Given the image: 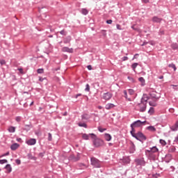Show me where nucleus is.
Masks as SVG:
<instances>
[{
    "label": "nucleus",
    "instance_id": "nucleus-1",
    "mask_svg": "<svg viewBox=\"0 0 178 178\" xmlns=\"http://www.w3.org/2000/svg\"><path fill=\"white\" fill-rule=\"evenodd\" d=\"M91 139L93 140V145L95 147L98 148V147H102L104 145V140L97 138V135L94 134H90Z\"/></svg>",
    "mask_w": 178,
    "mask_h": 178
},
{
    "label": "nucleus",
    "instance_id": "nucleus-2",
    "mask_svg": "<svg viewBox=\"0 0 178 178\" xmlns=\"http://www.w3.org/2000/svg\"><path fill=\"white\" fill-rule=\"evenodd\" d=\"M131 134L132 136L134 137L136 140H138L139 141H141V140H143L145 141L147 140V137L144 135V134L141 132H138L136 134V131L131 132Z\"/></svg>",
    "mask_w": 178,
    "mask_h": 178
},
{
    "label": "nucleus",
    "instance_id": "nucleus-3",
    "mask_svg": "<svg viewBox=\"0 0 178 178\" xmlns=\"http://www.w3.org/2000/svg\"><path fill=\"white\" fill-rule=\"evenodd\" d=\"M147 121L141 122L140 120L135 121L133 124H131V132L136 131V127H141L143 124H145Z\"/></svg>",
    "mask_w": 178,
    "mask_h": 178
},
{
    "label": "nucleus",
    "instance_id": "nucleus-4",
    "mask_svg": "<svg viewBox=\"0 0 178 178\" xmlns=\"http://www.w3.org/2000/svg\"><path fill=\"white\" fill-rule=\"evenodd\" d=\"M90 163L94 168H101V161L95 157H92L90 159Z\"/></svg>",
    "mask_w": 178,
    "mask_h": 178
},
{
    "label": "nucleus",
    "instance_id": "nucleus-5",
    "mask_svg": "<svg viewBox=\"0 0 178 178\" xmlns=\"http://www.w3.org/2000/svg\"><path fill=\"white\" fill-rule=\"evenodd\" d=\"M70 161H72V162H77V161H80V154H77L76 156L72 154L69 157Z\"/></svg>",
    "mask_w": 178,
    "mask_h": 178
},
{
    "label": "nucleus",
    "instance_id": "nucleus-6",
    "mask_svg": "<svg viewBox=\"0 0 178 178\" xmlns=\"http://www.w3.org/2000/svg\"><path fill=\"white\" fill-rule=\"evenodd\" d=\"M150 95H151L152 98L154 99V101H158V99H159V98L161 97V96H159V93H158L156 92H152L150 93Z\"/></svg>",
    "mask_w": 178,
    "mask_h": 178
},
{
    "label": "nucleus",
    "instance_id": "nucleus-7",
    "mask_svg": "<svg viewBox=\"0 0 178 178\" xmlns=\"http://www.w3.org/2000/svg\"><path fill=\"white\" fill-rule=\"evenodd\" d=\"M103 98L106 101H109V99H111V98H112V94L111 92L104 93L103 95Z\"/></svg>",
    "mask_w": 178,
    "mask_h": 178
},
{
    "label": "nucleus",
    "instance_id": "nucleus-8",
    "mask_svg": "<svg viewBox=\"0 0 178 178\" xmlns=\"http://www.w3.org/2000/svg\"><path fill=\"white\" fill-rule=\"evenodd\" d=\"M140 112H145V109H147V104L145 103L139 104Z\"/></svg>",
    "mask_w": 178,
    "mask_h": 178
},
{
    "label": "nucleus",
    "instance_id": "nucleus-9",
    "mask_svg": "<svg viewBox=\"0 0 178 178\" xmlns=\"http://www.w3.org/2000/svg\"><path fill=\"white\" fill-rule=\"evenodd\" d=\"M26 143L28 145H35L37 140L34 138H31V139L26 140Z\"/></svg>",
    "mask_w": 178,
    "mask_h": 178
},
{
    "label": "nucleus",
    "instance_id": "nucleus-10",
    "mask_svg": "<svg viewBox=\"0 0 178 178\" xmlns=\"http://www.w3.org/2000/svg\"><path fill=\"white\" fill-rule=\"evenodd\" d=\"M63 52H68L69 54H73V48H69L67 47H64L62 48Z\"/></svg>",
    "mask_w": 178,
    "mask_h": 178
},
{
    "label": "nucleus",
    "instance_id": "nucleus-11",
    "mask_svg": "<svg viewBox=\"0 0 178 178\" xmlns=\"http://www.w3.org/2000/svg\"><path fill=\"white\" fill-rule=\"evenodd\" d=\"M137 165H140V166H144L145 165V161H144V159H137L136 160Z\"/></svg>",
    "mask_w": 178,
    "mask_h": 178
},
{
    "label": "nucleus",
    "instance_id": "nucleus-12",
    "mask_svg": "<svg viewBox=\"0 0 178 178\" xmlns=\"http://www.w3.org/2000/svg\"><path fill=\"white\" fill-rule=\"evenodd\" d=\"M152 20L154 23H161V22H162V18L158 17H153Z\"/></svg>",
    "mask_w": 178,
    "mask_h": 178
},
{
    "label": "nucleus",
    "instance_id": "nucleus-13",
    "mask_svg": "<svg viewBox=\"0 0 178 178\" xmlns=\"http://www.w3.org/2000/svg\"><path fill=\"white\" fill-rule=\"evenodd\" d=\"M147 101H148V96L144 95L141 99V103L147 104Z\"/></svg>",
    "mask_w": 178,
    "mask_h": 178
},
{
    "label": "nucleus",
    "instance_id": "nucleus-14",
    "mask_svg": "<svg viewBox=\"0 0 178 178\" xmlns=\"http://www.w3.org/2000/svg\"><path fill=\"white\" fill-rule=\"evenodd\" d=\"M104 138L106 141H111L112 140V136H111V134H105Z\"/></svg>",
    "mask_w": 178,
    "mask_h": 178
},
{
    "label": "nucleus",
    "instance_id": "nucleus-15",
    "mask_svg": "<svg viewBox=\"0 0 178 178\" xmlns=\"http://www.w3.org/2000/svg\"><path fill=\"white\" fill-rule=\"evenodd\" d=\"M19 145L17 143H14L11 145L10 148L13 151H15V149H17L19 148Z\"/></svg>",
    "mask_w": 178,
    "mask_h": 178
},
{
    "label": "nucleus",
    "instance_id": "nucleus-16",
    "mask_svg": "<svg viewBox=\"0 0 178 178\" xmlns=\"http://www.w3.org/2000/svg\"><path fill=\"white\" fill-rule=\"evenodd\" d=\"M171 130H172V131H177V130H178V121L175 124L174 126H172L171 127Z\"/></svg>",
    "mask_w": 178,
    "mask_h": 178
},
{
    "label": "nucleus",
    "instance_id": "nucleus-17",
    "mask_svg": "<svg viewBox=\"0 0 178 178\" xmlns=\"http://www.w3.org/2000/svg\"><path fill=\"white\" fill-rule=\"evenodd\" d=\"M147 130H149V131L155 132L156 131V129L154 126H149L147 127Z\"/></svg>",
    "mask_w": 178,
    "mask_h": 178
},
{
    "label": "nucleus",
    "instance_id": "nucleus-18",
    "mask_svg": "<svg viewBox=\"0 0 178 178\" xmlns=\"http://www.w3.org/2000/svg\"><path fill=\"white\" fill-rule=\"evenodd\" d=\"M5 169H6L8 173H10V172H12V166H10V164H7L5 167Z\"/></svg>",
    "mask_w": 178,
    "mask_h": 178
},
{
    "label": "nucleus",
    "instance_id": "nucleus-19",
    "mask_svg": "<svg viewBox=\"0 0 178 178\" xmlns=\"http://www.w3.org/2000/svg\"><path fill=\"white\" fill-rule=\"evenodd\" d=\"M149 152H150V154L158 152V148H156V147H153L152 148L150 149V150H149Z\"/></svg>",
    "mask_w": 178,
    "mask_h": 178
},
{
    "label": "nucleus",
    "instance_id": "nucleus-20",
    "mask_svg": "<svg viewBox=\"0 0 178 178\" xmlns=\"http://www.w3.org/2000/svg\"><path fill=\"white\" fill-rule=\"evenodd\" d=\"M8 131H9V133H15L16 131V127H9Z\"/></svg>",
    "mask_w": 178,
    "mask_h": 178
},
{
    "label": "nucleus",
    "instance_id": "nucleus-21",
    "mask_svg": "<svg viewBox=\"0 0 178 178\" xmlns=\"http://www.w3.org/2000/svg\"><path fill=\"white\" fill-rule=\"evenodd\" d=\"M90 136H91V135H88V134H82V138L83 139V140H90Z\"/></svg>",
    "mask_w": 178,
    "mask_h": 178
},
{
    "label": "nucleus",
    "instance_id": "nucleus-22",
    "mask_svg": "<svg viewBox=\"0 0 178 178\" xmlns=\"http://www.w3.org/2000/svg\"><path fill=\"white\" fill-rule=\"evenodd\" d=\"M115 105L113 104H108L106 105V109H112V108H114Z\"/></svg>",
    "mask_w": 178,
    "mask_h": 178
},
{
    "label": "nucleus",
    "instance_id": "nucleus-23",
    "mask_svg": "<svg viewBox=\"0 0 178 178\" xmlns=\"http://www.w3.org/2000/svg\"><path fill=\"white\" fill-rule=\"evenodd\" d=\"M89 119H90V115H88V114H83L82 115L83 120H88Z\"/></svg>",
    "mask_w": 178,
    "mask_h": 178
},
{
    "label": "nucleus",
    "instance_id": "nucleus-24",
    "mask_svg": "<svg viewBox=\"0 0 178 178\" xmlns=\"http://www.w3.org/2000/svg\"><path fill=\"white\" fill-rule=\"evenodd\" d=\"M78 125L79 127H85V129H87V124L84 122H79L78 123Z\"/></svg>",
    "mask_w": 178,
    "mask_h": 178
},
{
    "label": "nucleus",
    "instance_id": "nucleus-25",
    "mask_svg": "<svg viewBox=\"0 0 178 178\" xmlns=\"http://www.w3.org/2000/svg\"><path fill=\"white\" fill-rule=\"evenodd\" d=\"M82 15H88V10L86 9V8H82L81 10Z\"/></svg>",
    "mask_w": 178,
    "mask_h": 178
},
{
    "label": "nucleus",
    "instance_id": "nucleus-26",
    "mask_svg": "<svg viewBox=\"0 0 178 178\" xmlns=\"http://www.w3.org/2000/svg\"><path fill=\"white\" fill-rule=\"evenodd\" d=\"M137 66H138V63H134V64H132L131 67L134 72H136V67H137Z\"/></svg>",
    "mask_w": 178,
    "mask_h": 178
},
{
    "label": "nucleus",
    "instance_id": "nucleus-27",
    "mask_svg": "<svg viewBox=\"0 0 178 178\" xmlns=\"http://www.w3.org/2000/svg\"><path fill=\"white\" fill-rule=\"evenodd\" d=\"M124 163H130V159L129 157H127L123 159Z\"/></svg>",
    "mask_w": 178,
    "mask_h": 178
},
{
    "label": "nucleus",
    "instance_id": "nucleus-28",
    "mask_svg": "<svg viewBox=\"0 0 178 178\" xmlns=\"http://www.w3.org/2000/svg\"><path fill=\"white\" fill-rule=\"evenodd\" d=\"M168 67H172V69H174V71L175 72H176V65H175V64H173V63H172V64H170L169 65H168Z\"/></svg>",
    "mask_w": 178,
    "mask_h": 178
},
{
    "label": "nucleus",
    "instance_id": "nucleus-29",
    "mask_svg": "<svg viewBox=\"0 0 178 178\" xmlns=\"http://www.w3.org/2000/svg\"><path fill=\"white\" fill-rule=\"evenodd\" d=\"M172 49H178V44H172Z\"/></svg>",
    "mask_w": 178,
    "mask_h": 178
},
{
    "label": "nucleus",
    "instance_id": "nucleus-30",
    "mask_svg": "<svg viewBox=\"0 0 178 178\" xmlns=\"http://www.w3.org/2000/svg\"><path fill=\"white\" fill-rule=\"evenodd\" d=\"M150 106H156V102L150 101L149 102Z\"/></svg>",
    "mask_w": 178,
    "mask_h": 178
},
{
    "label": "nucleus",
    "instance_id": "nucleus-31",
    "mask_svg": "<svg viewBox=\"0 0 178 178\" xmlns=\"http://www.w3.org/2000/svg\"><path fill=\"white\" fill-rule=\"evenodd\" d=\"M37 72L39 74H42V73H44V69L40 68L37 70Z\"/></svg>",
    "mask_w": 178,
    "mask_h": 178
},
{
    "label": "nucleus",
    "instance_id": "nucleus-32",
    "mask_svg": "<svg viewBox=\"0 0 178 178\" xmlns=\"http://www.w3.org/2000/svg\"><path fill=\"white\" fill-rule=\"evenodd\" d=\"M98 130H99V131H100V133H104V131H105L106 130V129H104L101 127H99Z\"/></svg>",
    "mask_w": 178,
    "mask_h": 178
},
{
    "label": "nucleus",
    "instance_id": "nucleus-33",
    "mask_svg": "<svg viewBox=\"0 0 178 178\" xmlns=\"http://www.w3.org/2000/svg\"><path fill=\"white\" fill-rule=\"evenodd\" d=\"M3 163H8V160L6 159L0 160V164L3 165Z\"/></svg>",
    "mask_w": 178,
    "mask_h": 178
},
{
    "label": "nucleus",
    "instance_id": "nucleus-34",
    "mask_svg": "<svg viewBox=\"0 0 178 178\" xmlns=\"http://www.w3.org/2000/svg\"><path fill=\"white\" fill-rule=\"evenodd\" d=\"M86 88H85V91H86L87 92H89V91H90V85L86 84Z\"/></svg>",
    "mask_w": 178,
    "mask_h": 178
},
{
    "label": "nucleus",
    "instance_id": "nucleus-35",
    "mask_svg": "<svg viewBox=\"0 0 178 178\" xmlns=\"http://www.w3.org/2000/svg\"><path fill=\"white\" fill-rule=\"evenodd\" d=\"M160 143L161 144V145H166V141L163 139L160 140Z\"/></svg>",
    "mask_w": 178,
    "mask_h": 178
},
{
    "label": "nucleus",
    "instance_id": "nucleus-36",
    "mask_svg": "<svg viewBox=\"0 0 178 178\" xmlns=\"http://www.w3.org/2000/svg\"><path fill=\"white\" fill-rule=\"evenodd\" d=\"M175 151H176V148L175 147H172L169 149L170 152H175Z\"/></svg>",
    "mask_w": 178,
    "mask_h": 178
},
{
    "label": "nucleus",
    "instance_id": "nucleus-37",
    "mask_svg": "<svg viewBox=\"0 0 178 178\" xmlns=\"http://www.w3.org/2000/svg\"><path fill=\"white\" fill-rule=\"evenodd\" d=\"M129 95H133L134 94V90L129 89Z\"/></svg>",
    "mask_w": 178,
    "mask_h": 178
},
{
    "label": "nucleus",
    "instance_id": "nucleus-38",
    "mask_svg": "<svg viewBox=\"0 0 178 178\" xmlns=\"http://www.w3.org/2000/svg\"><path fill=\"white\" fill-rule=\"evenodd\" d=\"M70 40H72L70 37L67 38V40H65L64 43L67 44V42H70Z\"/></svg>",
    "mask_w": 178,
    "mask_h": 178
},
{
    "label": "nucleus",
    "instance_id": "nucleus-39",
    "mask_svg": "<svg viewBox=\"0 0 178 178\" xmlns=\"http://www.w3.org/2000/svg\"><path fill=\"white\" fill-rule=\"evenodd\" d=\"M48 136L49 141H52V134H51V133H49Z\"/></svg>",
    "mask_w": 178,
    "mask_h": 178
},
{
    "label": "nucleus",
    "instance_id": "nucleus-40",
    "mask_svg": "<svg viewBox=\"0 0 178 178\" xmlns=\"http://www.w3.org/2000/svg\"><path fill=\"white\" fill-rule=\"evenodd\" d=\"M138 81H140V83H145V79H144L143 77H140Z\"/></svg>",
    "mask_w": 178,
    "mask_h": 178
},
{
    "label": "nucleus",
    "instance_id": "nucleus-41",
    "mask_svg": "<svg viewBox=\"0 0 178 178\" xmlns=\"http://www.w3.org/2000/svg\"><path fill=\"white\" fill-rule=\"evenodd\" d=\"M15 120L16 122H20V120H22V117L20 116L16 117Z\"/></svg>",
    "mask_w": 178,
    "mask_h": 178
},
{
    "label": "nucleus",
    "instance_id": "nucleus-42",
    "mask_svg": "<svg viewBox=\"0 0 178 178\" xmlns=\"http://www.w3.org/2000/svg\"><path fill=\"white\" fill-rule=\"evenodd\" d=\"M128 79L129 81H131V83H134V79H133L131 76H128Z\"/></svg>",
    "mask_w": 178,
    "mask_h": 178
},
{
    "label": "nucleus",
    "instance_id": "nucleus-43",
    "mask_svg": "<svg viewBox=\"0 0 178 178\" xmlns=\"http://www.w3.org/2000/svg\"><path fill=\"white\" fill-rule=\"evenodd\" d=\"M0 64L2 65H6V61H5V60H0Z\"/></svg>",
    "mask_w": 178,
    "mask_h": 178
},
{
    "label": "nucleus",
    "instance_id": "nucleus-44",
    "mask_svg": "<svg viewBox=\"0 0 178 178\" xmlns=\"http://www.w3.org/2000/svg\"><path fill=\"white\" fill-rule=\"evenodd\" d=\"M131 29H133V30H135L136 31H140V29L138 28L134 27V25L131 26Z\"/></svg>",
    "mask_w": 178,
    "mask_h": 178
},
{
    "label": "nucleus",
    "instance_id": "nucleus-45",
    "mask_svg": "<svg viewBox=\"0 0 178 178\" xmlns=\"http://www.w3.org/2000/svg\"><path fill=\"white\" fill-rule=\"evenodd\" d=\"M116 28L118 30H122V26H120V24H117Z\"/></svg>",
    "mask_w": 178,
    "mask_h": 178
},
{
    "label": "nucleus",
    "instance_id": "nucleus-46",
    "mask_svg": "<svg viewBox=\"0 0 178 178\" xmlns=\"http://www.w3.org/2000/svg\"><path fill=\"white\" fill-rule=\"evenodd\" d=\"M124 97L125 98H127V91H126V90H124Z\"/></svg>",
    "mask_w": 178,
    "mask_h": 178
},
{
    "label": "nucleus",
    "instance_id": "nucleus-47",
    "mask_svg": "<svg viewBox=\"0 0 178 178\" xmlns=\"http://www.w3.org/2000/svg\"><path fill=\"white\" fill-rule=\"evenodd\" d=\"M60 33L62 34V35H66V32L65 31H61Z\"/></svg>",
    "mask_w": 178,
    "mask_h": 178
},
{
    "label": "nucleus",
    "instance_id": "nucleus-48",
    "mask_svg": "<svg viewBox=\"0 0 178 178\" xmlns=\"http://www.w3.org/2000/svg\"><path fill=\"white\" fill-rule=\"evenodd\" d=\"M107 24H112V20L111 19H108L106 21Z\"/></svg>",
    "mask_w": 178,
    "mask_h": 178
},
{
    "label": "nucleus",
    "instance_id": "nucleus-49",
    "mask_svg": "<svg viewBox=\"0 0 178 178\" xmlns=\"http://www.w3.org/2000/svg\"><path fill=\"white\" fill-rule=\"evenodd\" d=\"M18 70H19V72L20 73H22V74H24V72H23V69L19 68Z\"/></svg>",
    "mask_w": 178,
    "mask_h": 178
},
{
    "label": "nucleus",
    "instance_id": "nucleus-50",
    "mask_svg": "<svg viewBox=\"0 0 178 178\" xmlns=\"http://www.w3.org/2000/svg\"><path fill=\"white\" fill-rule=\"evenodd\" d=\"M15 162H16L17 165H20V163H21V161H20V160H19V159H17V160L15 161Z\"/></svg>",
    "mask_w": 178,
    "mask_h": 178
},
{
    "label": "nucleus",
    "instance_id": "nucleus-51",
    "mask_svg": "<svg viewBox=\"0 0 178 178\" xmlns=\"http://www.w3.org/2000/svg\"><path fill=\"white\" fill-rule=\"evenodd\" d=\"M129 59V58L127 57V56H124L123 58H122V60H127Z\"/></svg>",
    "mask_w": 178,
    "mask_h": 178
},
{
    "label": "nucleus",
    "instance_id": "nucleus-52",
    "mask_svg": "<svg viewBox=\"0 0 178 178\" xmlns=\"http://www.w3.org/2000/svg\"><path fill=\"white\" fill-rule=\"evenodd\" d=\"M8 155H9V152H8L7 153H6V154H3V155H1V156H8Z\"/></svg>",
    "mask_w": 178,
    "mask_h": 178
},
{
    "label": "nucleus",
    "instance_id": "nucleus-53",
    "mask_svg": "<svg viewBox=\"0 0 178 178\" xmlns=\"http://www.w3.org/2000/svg\"><path fill=\"white\" fill-rule=\"evenodd\" d=\"M88 70H92V67L91 65H88Z\"/></svg>",
    "mask_w": 178,
    "mask_h": 178
},
{
    "label": "nucleus",
    "instance_id": "nucleus-54",
    "mask_svg": "<svg viewBox=\"0 0 178 178\" xmlns=\"http://www.w3.org/2000/svg\"><path fill=\"white\" fill-rule=\"evenodd\" d=\"M45 153H40L39 154V156H40L41 158H42V156H44Z\"/></svg>",
    "mask_w": 178,
    "mask_h": 178
},
{
    "label": "nucleus",
    "instance_id": "nucleus-55",
    "mask_svg": "<svg viewBox=\"0 0 178 178\" xmlns=\"http://www.w3.org/2000/svg\"><path fill=\"white\" fill-rule=\"evenodd\" d=\"M143 2H144V3H148V2H149V0H143Z\"/></svg>",
    "mask_w": 178,
    "mask_h": 178
},
{
    "label": "nucleus",
    "instance_id": "nucleus-56",
    "mask_svg": "<svg viewBox=\"0 0 178 178\" xmlns=\"http://www.w3.org/2000/svg\"><path fill=\"white\" fill-rule=\"evenodd\" d=\"M170 112H171L172 113H173V112H175V109L173 108H170Z\"/></svg>",
    "mask_w": 178,
    "mask_h": 178
},
{
    "label": "nucleus",
    "instance_id": "nucleus-57",
    "mask_svg": "<svg viewBox=\"0 0 178 178\" xmlns=\"http://www.w3.org/2000/svg\"><path fill=\"white\" fill-rule=\"evenodd\" d=\"M137 56H138V54H135L133 59L137 58Z\"/></svg>",
    "mask_w": 178,
    "mask_h": 178
},
{
    "label": "nucleus",
    "instance_id": "nucleus-58",
    "mask_svg": "<svg viewBox=\"0 0 178 178\" xmlns=\"http://www.w3.org/2000/svg\"><path fill=\"white\" fill-rule=\"evenodd\" d=\"M149 112H154V108H150Z\"/></svg>",
    "mask_w": 178,
    "mask_h": 178
},
{
    "label": "nucleus",
    "instance_id": "nucleus-59",
    "mask_svg": "<svg viewBox=\"0 0 178 178\" xmlns=\"http://www.w3.org/2000/svg\"><path fill=\"white\" fill-rule=\"evenodd\" d=\"M17 141H18L19 143H20V141H22V138H17Z\"/></svg>",
    "mask_w": 178,
    "mask_h": 178
},
{
    "label": "nucleus",
    "instance_id": "nucleus-60",
    "mask_svg": "<svg viewBox=\"0 0 178 178\" xmlns=\"http://www.w3.org/2000/svg\"><path fill=\"white\" fill-rule=\"evenodd\" d=\"M80 96H81V94H78L76 95V98H78V97H80Z\"/></svg>",
    "mask_w": 178,
    "mask_h": 178
},
{
    "label": "nucleus",
    "instance_id": "nucleus-61",
    "mask_svg": "<svg viewBox=\"0 0 178 178\" xmlns=\"http://www.w3.org/2000/svg\"><path fill=\"white\" fill-rule=\"evenodd\" d=\"M159 79H160V80H162V79H163V76H160Z\"/></svg>",
    "mask_w": 178,
    "mask_h": 178
},
{
    "label": "nucleus",
    "instance_id": "nucleus-62",
    "mask_svg": "<svg viewBox=\"0 0 178 178\" xmlns=\"http://www.w3.org/2000/svg\"><path fill=\"white\" fill-rule=\"evenodd\" d=\"M39 81H43L44 79H43L42 78H40V79H39Z\"/></svg>",
    "mask_w": 178,
    "mask_h": 178
},
{
    "label": "nucleus",
    "instance_id": "nucleus-63",
    "mask_svg": "<svg viewBox=\"0 0 178 178\" xmlns=\"http://www.w3.org/2000/svg\"><path fill=\"white\" fill-rule=\"evenodd\" d=\"M33 161H37V157H33Z\"/></svg>",
    "mask_w": 178,
    "mask_h": 178
},
{
    "label": "nucleus",
    "instance_id": "nucleus-64",
    "mask_svg": "<svg viewBox=\"0 0 178 178\" xmlns=\"http://www.w3.org/2000/svg\"><path fill=\"white\" fill-rule=\"evenodd\" d=\"M134 151H136V149L134 148L131 151V152H134Z\"/></svg>",
    "mask_w": 178,
    "mask_h": 178
}]
</instances>
